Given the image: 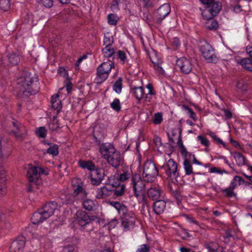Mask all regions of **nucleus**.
<instances>
[{
    "label": "nucleus",
    "instance_id": "39448f33",
    "mask_svg": "<svg viewBox=\"0 0 252 252\" xmlns=\"http://www.w3.org/2000/svg\"><path fill=\"white\" fill-rule=\"evenodd\" d=\"M202 55L208 63H217L218 58L215 54L213 48L207 42L202 43L199 47Z\"/></svg>",
    "mask_w": 252,
    "mask_h": 252
},
{
    "label": "nucleus",
    "instance_id": "393cba45",
    "mask_svg": "<svg viewBox=\"0 0 252 252\" xmlns=\"http://www.w3.org/2000/svg\"><path fill=\"white\" fill-rule=\"evenodd\" d=\"M147 195L150 199L157 200L160 196L161 190L157 188H151L147 191Z\"/></svg>",
    "mask_w": 252,
    "mask_h": 252
},
{
    "label": "nucleus",
    "instance_id": "f257e3e1",
    "mask_svg": "<svg viewBox=\"0 0 252 252\" xmlns=\"http://www.w3.org/2000/svg\"><path fill=\"white\" fill-rule=\"evenodd\" d=\"M131 178L130 185L134 196L138 199L139 203H146L145 195V184L139 174L133 173L131 169H124L118 176V182H125Z\"/></svg>",
    "mask_w": 252,
    "mask_h": 252
},
{
    "label": "nucleus",
    "instance_id": "a211bd4d",
    "mask_svg": "<svg viewBox=\"0 0 252 252\" xmlns=\"http://www.w3.org/2000/svg\"><path fill=\"white\" fill-rule=\"evenodd\" d=\"M112 186V196L119 197L122 196L125 191V185L121 184L119 182L112 183L111 184Z\"/></svg>",
    "mask_w": 252,
    "mask_h": 252
},
{
    "label": "nucleus",
    "instance_id": "603ef678",
    "mask_svg": "<svg viewBox=\"0 0 252 252\" xmlns=\"http://www.w3.org/2000/svg\"><path fill=\"white\" fill-rule=\"evenodd\" d=\"M114 42V38L112 36H107L105 35L103 43L106 47H110Z\"/></svg>",
    "mask_w": 252,
    "mask_h": 252
},
{
    "label": "nucleus",
    "instance_id": "3c124183",
    "mask_svg": "<svg viewBox=\"0 0 252 252\" xmlns=\"http://www.w3.org/2000/svg\"><path fill=\"white\" fill-rule=\"evenodd\" d=\"M37 2L46 8H51L53 5V0H37Z\"/></svg>",
    "mask_w": 252,
    "mask_h": 252
},
{
    "label": "nucleus",
    "instance_id": "dca6fc26",
    "mask_svg": "<svg viewBox=\"0 0 252 252\" xmlns=\"http://www.w3.org/2000/svg\"><path fill=\"white\" fill-rule=\"evenodd\" d=\"M12 125L15 130H12L11 132L14 134L15 137L20 140L24 138V132L25 131L24 126L18 121L13 119Z\"/></svg>",
    "mask_w": 252,
    "mask_h": 252
},
{
    "label": "nucleus",
    "instance_id": "f704fd0d",
    "mask_svg": "<svg viewBox=\"0 0 252 252\" xmlns=\"http://www.w3.org/2000/svg\"><path fill=\"white\" fill-rule=\"evenodd\" d=\"M79 165L84 169H87L91 172L95 168L94 164L91 161H80Z\"/></svg>",
    "mask_w": 252,
    "mask_h": 252
},
{
    "label": "nucleus",
    "instance_id": "69168bd1",
    "mask_svg": "<svg viewBox=\"0 0 252 252\" xmlns=\"http://www.w3.org/2000/svg\"><path fill=\"white\" fill-rule=\"evenodd\" d=\"M213 139L217 143L222 145L224 148L226 147V144L217 135H216Z\"/></svg>",
    "mask_w": 252,
    "mask_h": 252
},
{
    "label": "nucleus",
    "instance_id": "6ab92c4d",
    "mask_svg": "<svg viewBox=\"0 0 252 252\" xmlns=\"http://www.w3.org/2000/svg\"><path fill=\"white\" fill-rule=\"evenodd\" d=\"M115 150L114 145L110 143H102L99 147V152L105 159Z\"/></svg>",
    "mask_w": 252,
    "mask_h": 252
},
{
    "label": "nucleus",
    "instance_id": "72a5a7b5",
    "mask_svg": "<svg viewBox=\"0 0 252 252\" xmlns=\"http://www.w3.org/2000/svg\"><path fill=\"white\" fill-rule=\"evenodd\" d=\"M240 64L246 70L252 72V59L251 58H245L241 60Z\"/></svg>",
    "mask_w": 252,
    "mask_h": 252
},
{
    "label": "nucleus",
    "instance_id": "e2e57ef3",
    "mask_svg": "<svg viewBox=\"0 0 252 252\" xmlns=\"http://www.w3.org/2000/svg\"><path fill=\"white\" fill-rule=\"evenodd\" d=\"M146 88L149 90L148 94L155 95L156 94L155 92L154 91V88L151 84H148L146 86Z\"/></svg>",
    "mask_w": 252,
    "mask_h": 252
},
{
    "label": "nucleus",
    "instance_id": "a18cd8bd",
    "mask_svg": "<svg viewBox=\"0 0 252 252\" xmlns=\"http://www.w3.org/2000/svg\"><path fill=\"white\" fill-rule=\"evenodd\" d=\"M110 106L116 112H119L121 109L120 102L118 98L114 99L113 102L111 103Z\"/></svg>",
    "mask_w": 252,
    "mask_h": 252
},
{
    "label": "nucleus",
    "instance_id": "de8ad7c7",
    "mask_svg": "<svg viewBox=\"0 0 252 252\" xmlns=\"http://www.w3.org/2000/svg\"><path fill=\"white\" fill-rule=\"evenodd\" d=\"M36 134L40 138H45L47 135V130L45 127L40 126L37 129Z\"/></svg>",
    "mask_w": 252,
    "mask_h": 252
},
{
    "label": "nucleus",
    "instance_id": "bb28decb",
    "mask_svg": "<svg viewBox=\"0 0 252 252\" xmlns=\"http://www.w3.org/2000/svg\"><path fill=\"white\" fill-rule=\"evenodd\" d=\"M207 20L205 26L206 29L216 31L219 27V24L217 20L211 18L210 19H205Z\"/></svg>",
    "mask_w": 252,
    "mask_h": 252
},
{
    "label": "nucleus",
    "instance_id": "5fc2aeb1",
    "mask_svg": "<svg viewBox=\"0 0 252 252\" xmlns=\"http://www.w3.org/2000/svg\"><path fill=\"white\" fill-rule=\"evenodd\" d=\"M206 248L209 252H214L217 251V244L215 243H211L206 245Z\"/></svg>",
    "mask_w": 252,
    "mask_h": 252
},
{
    "label": "nucleus",
    "instance_id": "2f4dec72",
    "mask_svg": "<svg viewBox=\"0 0 252 252\" xmlns=\"http://www.w3.org/2000/svg\"><path fill=\"white\" fill-rule=\"evenodd\" d=\"M170 193L172 196L176 200L177 204L179 206L180 205L183 198L180 190L178 189H170Z\"/></svg>",
    "mask_w": 252,
    "mask_h": 252
},
{
    "label": "nucleus",
    "instance_id": "aec40b11",
    "mask_svg": "<svg viewBox=\"0 0 252 252\" xmlns=\"http://www.w3.org/2000/svg\"><path fill=\"white\" fill-rule=\"evenodd\" d=\"M112 192L111 188L103 186L97 189L95 198L100 199L112 196Z\"/></svg>",
    "mask_w": 252,
    "mask_h": 252
},
{
    "label": "nucleus",
    "instance_id": "cd10ccee",
    "mask_svg": "<svg viewBox=\"0 0 252 252\" xmlns=\"http://www.w3.org/2000/svg\"><path fill=\"white\" fill-rule=\"evenodd\" d=\"M150 60L151 62L154 65V66L155 69L159 73L163 74L164 72V71L161 66L162 63L161 60L159 58H154L153 57H151Z\"/></svg>",
    "mask_w": 252,
    "mask_h": 252
},
{
    "label": "nucleus",
    "instance_id": "09e8293b",
    "mask_svg": "<svg viewBox=\"0 0 252 252\" xmlns=\"http://www.w3.org/2000/svg\"><path fill=\"white\" fill-rule=\"evenodd\" d=\"M117 17L115 14H109L107 16L108 23L111 25H116L118 22Z\"/></svg>",
    "mask_w": 252,
    "mask_h": 252
},
{
    "label": "nucleus",
    "instance_id": "37998d69",
    "mask_svg": "<svg viewBox=\"0 0 252 252\" xmlns=\"http://www.w3.org/2000/svg\"><path fill=\"white\" fill-rule=\"evenodd\" d=\"M220 191L224 196L227 198H231L236 196V193L234 192L233 189H230L229 188L221 189Z\"/></svg>",
    "mask_w": 252,
    "mask_h": 252
},
{
    "label": "nucleus",
    "instance_id": "9b49d317",
    "mask_svg": "<svg viewBox=\"0 0 252 252\" xmlns=\"http://www.w3.org/2000/svg\"><path fill=\"white\" fill-rule=\"evenodd\" d=\"M106 159L108 163L115 168H117L123 161V158L120 153L116 150L108 157L107 156Z\"/></svg>",
    "mask_w": 252,
    "mask_h": 252
},
{
    "label": "nucleus",
    "instance_id": "58836bf2",
    "mask_svg": "<svg viewBox=\"0 0 252 252\" xmlns=\"http://www.w3.org/2000/svg\"><path fill=\"white\" fill-rule=\"evenodd\" d=\"M46 152L53 156H56L59 154V147L56 144L50 145L49 148L47 149Z\"/></svg>",
    "mask_w": 252,
    "mask_h": 252
},
{
    "label": "nucleus",
    "instance_id": "c9c22d12",
    "mask_svg": "<svg viewBox=\"0 0 252 252\" xmlns=\"http://www.w3.org/2000/svg\"><path fill=\"white\" fill-rule=\"evenodd\" d=\"M233 156L238 166H242L245 164V157L240 153L235 152Z\"/></svg>",
    "mask_w": 252,
    "mask_h": 252
},
{
    "label": "nucleus",
    "instance_id": "4468645a",
    "mask_svg": "<svg viewBox=\"0 0 252 252\" xmlns=\"http://www.w3.org/2000/svg\"><path fill=\"white\" fill-rule=\"evenodd\" d=\"M43 171V170L38 167L34 166L30 168L27 173V176L29 182L35 184L40 177V174Z\"/></svg>",
    "mask_w": 252,
    "mask_h": 252
},
{
    "label": "nucleus",
    "instance_id": "a878e982",
    "mask_svg": "<svg viewBox=\"0 0 252 252\" xmlns=\"http://www.w3.org/2000/svg\"><path fill=\"white\" fill-rule=\"evenodd\" d=\"M110 204L118 211L120 215L121 214L124 215L126 214L127 208L125 205L119 202L113 201H110Z\"/></svg>",
    "mask_w": 252,
    "mask_h": 252
},
{
    "label": "nucleus",
    "instance_id": "6e6d98bb",
    "mask_svg": "<svg viewBox=\"0 0 252 252\" xmlns=\"http://www.w3.org/2000/svg\"><path fill=\"white\" fill-rule=\"evenodd\" d=\"M197 139L200 141L201 144L205 146L206 147L209 146V141L206 138L201 135H198L197 136Z\"/></svg>",
    "mask_w": 252,
    "mask_h": 252
},
{
    "label": "nucleus",
    "instance_id": "b1692460",
    "mask_svg": "<svg viewBox=\"0 0 252 252\" xmlns=\"http://www.w3.org/2000/svg\"><path fill=\"white\" fill-rule=\"evenodd\" d=\"M46 220V219L40 209L37 211L33 213L31 218V221L34 224H38Z\"/></svg>",
    "mask_w": 252,
    "mask_h": 252
},
{
    "label": "nucleus",
    "instance_id": "4d7b16f0",
    "mask_svg": "<svg viewBox=\"0 0 252 252\" xmlns=\"http://www.w3.org/2000/svg\"><path fill=\"white\" fill-rule=\"evenodd\" d=\"M150 247L147 244H143L140 246L136 252H149L150 251Z\"/></svg>",
    "mask_w": 252,
    "mask_h": 252
},
{
    "label": "nucleus",
    "instance_id": "ddd939ff",
    "mask_svg": "<svg viewBox=\"0 0 252 252\" xmlns=\"http://www.w3.org/2000/svg\"><path fill=\"white\" fill-rule=\"evenodd\" d=\"M176 64L180 68L181 71L185 74L189 73L192 69L190 61L185 57L178 59L176 61Z\"/></svg>",
    "mask_w": 252,
    "mask_h": 252
},
{
    "label": "nucleus",
    "instance_id": "f3484780",
    "mask_svg": "<svg viewBox=\"0 0 252 252\" xmlns=\"http://www.w3.org/2000/svg\"><path fill=\"white\" fill-rule=\"evenodd\" d=\"M166 167L167 169L165 171L168 177H171L172 176L176 178L179 174L177 173V164L173 159H169L166 163Z\"/></svg>",
    "mask_w": 252,
    "mask_h": 252
},
{
    "label": "nucleus",
    "instance_id": "f8f14e48",
    "mask_svg": "<svg viewBox=\"0 0 252 252\" xmlns=\"http://www.w3.org/2000/svg\"><path fill=\"white\" fill-rule=\"evenodd\" d=\"M26 243V238L23 236L17 237L11 244L10 252H21Z\"/></svg>",
    "mask_w": 252,
    "mask_h": 252
},
{
    "label": "nucleus",
    "instance_id": "c756f323",
    "mask_svg": "<svg viewBox=\"0 0 252 252\" xmlns=\"http://www.w3.org/2000/svg\"><path fill=\"white\" fill-rule=\"evenodd\" d=\"M6 59L7 60L9 63L12 65L18 64L20 62V58L19 56L13 52L8 54L6 56Z\"/></svg>",
    "mask_w": 252,
    "mask_h": 252
},
{
    "label": "nucleus",
    "instance_id": "5701e85b",
    "mask_svg": "<svg viewBox=\"0 0 252 252\" xmlns=\"http://www.w3.org/2000/svg\"><path fill=\"white\" fill-rule=\"evenodd\" d=\"M166 202L161 199L158 200L154 203L153 209L157 215L162 214L166 208Z\"/></svg>",
    "mask_w": 252,
    "mask_h": 252
},
{
    "label": "nucleus",
    "instance_id": "79ce46f5",
    "mask_svg": "<svg viewBox=\"0 0 252 252\" xmlns=\"http://www.w3.org/2000/svg\"><path fill=\"white\" fill-rule=\"evenodd\" d=\"M0 8L4 11H7L10 8L9 0H0Z\"/></svg>",
    "mask_w": 252,
    "mask_h": 252
},
{
    "label": "nucleus",
    "instance_id": "774afa93",
    "mask_svg": "<svg viewBox=\"0 0 252 252\" xmlns=\"http://www.w3.org/2000/svg\"><path fill=\"white\" fill-rule=\"evenodd\" d=\"M182 234L184 235L183 236V239H186L188 237H190L191 235L188 232V230L185 229H182L181 231Z\"/></svg>",
    "mask_w": 252,
    "mask_h": 252
},
{
    "label": "nucleus",
    "instance_id": "6e6552de",
    "mask_svg": "<svg viewBox=\"0 0 252 252\" xmlns=\"http://www.w3.org/2000/svg\"><path fill=\"white\" fill-rule=\"evenodd\" d=\"M76 219L79 225L81 227H84L95 220L97 217L95 216H89L86 212L79 210L76 213Z\"/></svg>",
    "mask_w": 252,
    "mask_h": 252
},
{
    "label": "nucleus",
    "instance_id": "4be33fe9",
    "mask_svg": "<svg viewBox=\"0 0 252 252\" xmlns=\"http://www.w3.org/2000/svg\"><path fill=\"white\" fill-rule=\"evenodd\" d=\"M6 189V175L3 166L0 165V195L5 194Z\"/></svg>",
    "mask_w": 252,
    "mask_h": 252
},
{
    "label": "nucleus",
    "instance_id": "412c9836",
    "mask_svg": "<svg viewBox=\"0 0 252 252\" xmlns=\"http://www.w3.org/2000/svg\"><path fill=\"white\" fill-rule=\"evenodd\" d=\"M133 215L131 212H128V209L126 210V214L120 215L122 217V225L125 228H127L133 224L134 221Z\"/></svg>",
    "mask_w": 252,
    "mask_h": 252
},
{
    "label": "nucleus",
    "instance_id": "473e14b6",
    "mask_svg": "<svg viewBox=\"0 0 252 252\" xmlns=\"http://www.w3.org/2000/svg\"><path fill=\"white\" fill-rule=\"evenodd\" d=\"M181 131H182V130L181 129L180 131V134H179V136L178 137V142H177V144H178V145L179 146V148L180 149V152H181V154L182 156L183 157H187L188 156V154H189V152L187 151L186 148H185V147L183 145V142H182V137H181Z\"/></svg>",
    "mask_w": 252,
    "mask_h": 252
},
{
    "label": "nucleus",
    "instance_id": "bf43d9fd",
    "mask_svg": "<svg viewBox=\"0 0 252 252\" xmlns=\"http://www.w3.org/2000/svg\"><path fill=\"white\" fill-rule=\"evenodd\" d=\"M117 56L118 58L120 59L121 61L124 63L126 61V54L124 51L119 50L117 52Z\"/></svg>",
    "mask_w": 252,
    "mask_h": 252
},
{
    "label": "nucleus",
    "instance_id": "2eb2a0df",
    "mask_svg": "<svg viewBox=\"0 0 252 252\" xmlns=\"http://www.w3.org/2000/svg\"><path fill=\"white\" fill-rule=\"evenodd\" d=\"M57 203L55 201H50L44 205L40 210L46 220L52 216L57 208Z\"/></svg>",
    "mask_w": 252,
    "mask_h": 252
},
{
    "label": "nucleus",
    "instance_id": "a19ab883",
    "mask_svg": "<svg viewBox=\"0 0 252 252\" xmlns=\"http://www.w3.org/2000/svg\"><path fill=\"white\" fill-rule=\"evenodd\" d=\"M183 109L186 111L187 114H188L189 116V117L193 120L194 121H196L197 120V118L196 116L195 113L193 112V111L189 108L187 105H183L182 106Z\"/></svg>",
    "mask_w": 252,
    "mask_h": 252
},
{
    "label": "nucleus",
    "instance_id": "f03ea898",
    "mask_svg": "<svg viewBox=\"0 0 252 252\" xmlns=\"http://www.w3.org/2000/svg\"><path fill=\"white\" fill-rule=\"evenodd\" d=\"M37 81V78L32 76L31 73L24 72L17 80V85L20 91L23 93H27L30 95L35 94L38 92L34 88V82Z\"/></svg>",
    "mask_w": 252,
    "mask_h": 252
},
{
    "label": "nucleus",
    "instance_id": "c03bdc74",
    "mask_svg": "<svg viewBox=\"0 0 252 252\" xmlns=\"http://www.w3.org/2000/svg\"><path fill=\"white\" fill-rule=\"evenodd\" d=\"M102 52L106 58L111 57L115 54L114 49L110 47H105L102 50Z\"/></svg>",
    "mask_w": 252,
    "mask_h": 252
},
{
    "label": "nucleus",
    "instance_id": "4c0bfd02",
    "mask_svg": "<svg viewBox=\"0 0 252 252\" xmlns=\"http://www.w3.org/2000/svg\"><path fill=\"white\" fill-rule=\"evenodd\" d=\"M122 89V79L119 78L113 86V90L117 94H120Z\"/></svg>",
    "mask_w": 252,
    "mask_h": 252
},
{
    "label": "nucleus",
    "instance_id": "20e7f679",
    "mask_svg": "<svg viewBox=\"0 0 252 252\" xmlns=\"http://www.w3.org/2000/svg\"><path fill=\"white\" fill-rule=\"evenodd\" d=\"M143 178L145 181L151 183L155 181L158 175L155 164L151 160L146 161L143 166Z\"/></svg>",
    "mask_w": 252,
    "mask_h": 252
},
{
    "label": "nucleus",
    "instance_id": "13d9d810",
    "mask_svg": "<svg viewBox=\"0 0 252 252\" xmlns=\"http://www.w3.org/2000/svg\"><path fill=\"white\" fill-rule=\"evenodd\" d=\"M233 180L236 181L238 182L239 185H241L244 184H249L248 182H246L241 177L236 175L233 178Z\"/></svg>",
    "mask_w": 252,
    "mask_h": 252
},
{
    "label": "nucleus",
    "instance_id": "e433bc0d",
    "mask_svg": "<svg viewBox=\"0 0 252 252\" xmlns=\"http://www.w3.org/2000/svg\"><path fill=\"white\" fill-rule=\"evenodd\" d=\"M83 208L88 211H93L95 207L94 201L90 199H87L83 202Z\"/></svg>",
    "mask_w": 252,
    "mask_h": 252
},
{
    "label": "nucleus",
    "instance_id": "9d476101",
    "mask_svg": "<svg viewBox=\"0 0 252 252\" xmlns=\"http://www.w3.org/2000/svg\"><path fill=\"white\" fill-rule=\"evenodd\" d=\"M170 6L168 3H164L160 6L155 13L156 22L160 24L162 20L170 13Z\"/></svg>",
    "mask_w": 252,
    "mask_h": 252
},
{
    "label": "nucleus",
    "instance_id": "423d86ee",
    "mask_svg": "<svg viewBox=\"0 0 252 252\" xmlns=\"http://www.w3.org/2000/svg\"><path fill=\"white\" fill-rule=\"evenodd\" d=\"M221 7V4L219 1H214L210 5L205 6L202 12V17L204 19L214 18L219 13Z\"/></svg>",
    "mask_w": 252,
    "mask_h": 252
},
{
    "label": "nucleus",
    "instance_id": "8fccbe9b",
    "mask_svg": "<svg viewBox=\"0 0 252 252\" xmlns=\"http://www.w3.org/2000/svg\"><path fill=\"white\" fill-rule=\"evenodd\" d=\"M162 121V115L161 113H157L154 114L153 122L154 124L159 125Z\"/></svg>",
    "mask_w": 252,
    "mask_h": 252
},
{
    "label": "nucleus",
    "instance_id": "052dcab7",
    "mask_svg": "<svg viewBox=\"0 0 252 252\" xmlns=\"http://www.w3.org/2000/svg\"><path fill=\"white\" fill-rule=\"evenodd\" d=\"M117 224H118V220L114 219L111 220L109 221H108V222L107 223H106L105 224V225L106 224L109 225L110 228H113L116 226Z\"/></svg>",
    "mask_w": 252,
    "mask_h": 252
},
{
    "label": "nucleus",
    "instance_id": "1a4fd4ad",
    "mask_svg": "<svg viewBox=\"0 0 252 252\" xmlns=\"http://www.w3.org/2000/svg\"><path fill=\"white\" fill-rule=\"evenodd\" d=\"M105 176V171L102 168H94L90 173V180L93 186H99L102 183Z\"/></svg>",
    "mask_w": 252,
    "mask_h": 252
},
{
    "label": "nucleus",
    "instance_id": "49530a36",
    "mask_svg": "<svg viewBox=\"0 0 252 252\" xmlns=\"http://www.w3.org/2000/svg\"><path fill=\"white\" fill-rule=\"evenodd\" d=\"M140 16L143 20L146 21L147 23H149L150 21L149 12L146 8H143V10L141 11L140 13Z\"/></svg>",
    "mask_w": 252,
    "mask_h": 252
},
{
    "label": "nucleus",
    "instance_id": "338daca9",
    "mask_svg": "<svg viewBox=\"0 0 252 252\" xmlns=\"http://www.w3.org/2000/svg\"><path fill=\"white\" fill-rule=\"evenodd\" d=\"M154 142L157 146H161L162 143H161V139L159 136H155L154 138Z\"/></svg>",
    "mask_w": 252,
    "mask_h": 252
},
{
    "label": "nucleus",
    "instance_id": "0eeeda50",
    "mask_svg": "<svg viewBox=\"0 0 252 252\" xmlns=\"http://www.w3.org/2000/svg\"><path fill=\"white\" fill-rule=\"evenodd\" d=\"M114 67V64L110 60L102 63L97 68V77L101 79L100 82L105 81L108 77L111 69Z\"/></svg>",
    "mask_w": 252,
    "mask_h": 252
},
{
    "label": "nucleus",
    "instance_id": "ea45409f",
    "mask_svg": "<svg viewBox=\"0 0 252 252\" xmlns=\"http://www.w3.org/2000/svg\"><path fill=\"white\" fill-rule=\"evenodd\" d=\"M237 88L242 91H245L248 89V84L246 81L243 79H241L237 82Z\"/></svg>",
    "mask_w": 252,
    "mask_h": 252
},
{
    "label": "nucleus",
    "instance_id": "7c9ffc66",
    "mask_svg": "<svg viewBox=\"0 0 252 252\" xmlns=\"http://www.w3.org/2000/svg\"><path fill=\"white\" fill-rule=\"evenodd\" d=\"M132 93L137 100H140L144 94V88L142 87H134L132 89Z\"/></svg>",
    "mask_w": 252,
    "mask_h": 252
},
{
    "label": "nucleus",
    "instance_id": "c85d7f7f",
    "mask_svg": "<svg viewBox=\"0 0 252 252\" xmlns=\"http://www.w3.org/2000/svg\"><path fill=\"white\" fill-rule=\"evenodd\" d=\"M187 157H183L184 158V160L183 162V165L184 167V169L186 172V175H190L191 174H202L200 173H193L192 170V167L189 161V160L187 158Z\"/></svg>",
    "mask_w": 252,
    "mask_h": 252
},
{
    "label": "nucleus",
    "instance_id": "864d4df0",
    "mask_svg": "<svg viewBox=\"0 0 252 252\" xmlns=\"http://www.w3.org/2000/svg\"><path fill=\"white\" fill-rule=\"evenodd\" d=\"M56 117H54L53 121L50 123L49 125V128L51 131H55L57 130L59 127V126L57 121H55Z\"/></svg>",
    "mask_w": 252,
    "mask_h": 252
},
{
    "label": "nucleus",
    "instance_id": "7ed1b4c3",
    "mask_svg": "<svg viewBox=\"0 0 252 252\" xmlns=\"http://www.w3.org/2000/svg\"><path fill=\"white\" fill-rule=\"evenodd\" d=\"M74 191L72 194H67L62 195L61 197L63 204L70 205L75 201L77 202L85 198L88 194L85 189L83 188L82 184L77 185H73Z\"/></svg>",
    "mask_w": 252,
    "mask_h": 252
},
{
    "label": "nucleus",
    "instance_id": "0e129e2a",
    "mask_svg": "<svg viewBox=\"0 0 252 252\" xmlns=\"http://www.w3.org/2000/svg\"><path fill=\"white\" fill-rule=\"evenodd\" d=\"M74 248L72 246L67 245L63 249V252H74Z\"/></svg>",
    "mask_w": 252,
    "mask_h": 252
},
{
    "label": "nucleus",
    "instance_id": "680f3d73",
    "mask_svg": "<svg viewBox=\"0 0 252 252\" xmlns=\"http://www.w3.org/2000/svg\"><path fill=\"white\" fill-rule=\"evenodd\" d=\"M52 107L55 110H59L61 108V103L60 101H56L51 102Z\"/></svg>",
    "mask_w": 252,
    "mask_h": 252
}]
</instances>
